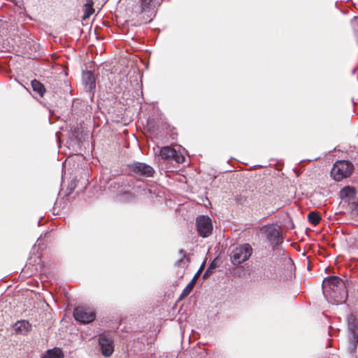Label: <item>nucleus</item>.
Here are the masks:
<instances>
[{"label": "nucleus", "instance_id": "obj_1", "mask_svg": "<svg viewBox=\"0 0 358 358\" xmlns=\"http://www.w3.org/2000/svg\"><path fill=\"white\" fill-rule=\"evenodd\" d=\"M322 292L327 300L333 304L343 303L348 298L345 282L337 276L327 277L323 280Z\"/></svg>", "mask_w": 358, "mask_h": 358}, {"label": "nucleus", "instance_id": "obj_2", "mask_svg": "<svg viewBox=\"0 0 358 358\" xmlns=\"http://www.w3.org/2000/svg\"><path fill=\"white\" fill-rule=\"evenodd\" d=\"M353 168V164L349 161H337L331 169V176L335 180L341 181L351 175Z\"/></svg>", "mask_w": 358, "mask_h": 358}, {"label": "nucleus", "instance_id": "obj_3", "mask_svg": "<svg viewBox=\"0 0 358 358\" xmlns=\"http://www.w3.org/2000/svg\"><path fill=\"white\" fill-rule=\"evenodd\" d=\"M252 253V248L248 243H245L236 247L230 254L231 263L238 265L248 260Z\"/></svg>", "mask_w": 358, "mask_h": 358}, {"label": "nucleus", "instance_id": "obj_4", "mask_svg": "<svg viewBox=\"0 0 358 358\" xmlns=\"http://www.w3.org/2000/svg\"><path fill=\"white\" fill-rule=\"evenodd\" d=\"M98 342L102 355L110 357L114 352L113 338L108 334H101L99 335Z\"/></svg>", "mask_w": 358, "mask_h": 358}, {"label": "nucleus", "instance_id": "obj_5", "mask_svg": "<svg viewBox=\"0 0 358 358\" xmlns=\"http://www.w3.org/2000/svg\"><path fill=\"white\" fill-rule=\"evenodd\" d=\"M73 317L80 323L87 324L95 320L96 315L92 308L79 306L74 309Z\"/></svg>", "mask_w": 358, "mask_h": 358}, {"label": "nucleus", "instance_id": "obj_6", "mask_svg": "<svg viewBox=\"0 0 358 358\" xmlns=\"http://www.w3.org/2000/svg\"><path fill=\"white\" fill-rule=\"evenodd\" d=\"M348 329L350 334V345L355 348L358 343V319L354 313L347 317Z\"/></svg>", "mask_w": 358, "mask_h": 358}, {"label": "nucleus", "instance_id": "obj_7", "mask_svg": "<svg viewBox=\"0 0 358 358\" xmlns=\"http://www.w3.org/2000/svg\"><path fill=\"white\" fill-rule=\"evenodd\" d=\"M129 171L135 176L151 177L155 172L152 166L138 162L129 164Z\"/></svg>", "mask_w": 358, "mask_h": 358}, {"label": "nucleus", "instance_id": "obj_8", "mask_svg": "<svg viewBox=\"0 0 358 358\" xmlns=\"http://www.w3.org/2000/svg\"><path fill=\"white\" fill-rule=\"evenodd\" d=\"M199 234L203 237L209 236L213 231L211 220L208 216L199 215L196 220Z\"/></svg>", "mask_w": 358, "mask_h": 358}, {"label": "nucleus", "instance_id": "obj_9", "mask_svg": "<svg viewBox=\"0 0 358 358\" xmlns=\"http://www.w3.org/2000/svg\"><path fill=\"white\" fill-rule=\"evenodd\" d=\"M83 83L85 85V89L88 92L92 97L94 94L96 88V80L94 75L92 71H86L83 72L82 75Z\"/></svg>", "mask_w": 358, "mask_h": 358}, {"label": "nucleus", "instance_id": "obj_10", "mask_svg": "<svg viewBox=\"0 0 358 358\" xmlns=\"http://www.w3.org/2000/svg\"><path fill=\"white\" fill-rule=\"evenodd\" d=\"M160 155L162 158L164 159H174L176 162L179 164L182 163L185 159L182 155L178 153L175 149L169 146L162 148L160 150Z\"/></svg>", "mask_w": 358, "mask_h": 358}, {"label": "nucleus", "instance_id": "obj_11", "mask_svg": "<svg viewBox=\"0 0 358 358\" xmlns=\"http://www.w3.org/2000/svg\"><path fill=\"white\" fill-rule=\"evenodd\" d=\"M266 237L271 245H278L282 243V237L279 230L275 227H268L266 230Z\"/></svg>", "mask_w": 358, "mask_h": 358}, {"label": "nucleus", "instance_id": "obj_12", "mask_svg": "<svg viewBox=\"0 0 358 358\" xmlns=\"http://www.w3.org/2000/svg\"><path fill=\"white\" fill-rule=\"evenodd\" d=\"M153 0H139V8L141 13H149V17H150L148 20V22L152 20V17L155 16V6L152 3Z\"/></svg>", "mask_w": 358, "mask_h": 358}, {"label": "nucleus", "instance_id": "obj_13", "mask_svg": "<svg viewBox=\"0 0 358 358\" xmlns=\"http://www.w3.org/2000/svg\"><path fill=\"white\" fill-rule=\"evenodd\" d=\"M31 329V325L28 321H17L13 325V330L18 334H26Z\"/></svg>", "mask_w": 358, "mask_h": 358}, {"label": "nucleus", "instance_id": "obj_14", "mask_svg": "<svg viewBox=\"0 0 358 358\" xmlns=\"http://www.w3.org/2000/svg\"><path fill=\"white\" fill-rule=\"evenodd\" d=\"M356 191L352 187L346 186L340 192V197L342 200L349 201L355 196Z\"/></svg>", "mask_w": 358, "mask_h": 358}, {"label": "nucleus", "instance_id": "obj_15", "mask_svg": "<svg viewBox=\"0 0 358 358\" xmlns=\"http://www.w3.org/2000/svg\"><path fill=\"white\" fill-rule=\"evenodd\" d=\"M63 352L61 349L55 348L52 350H48L46 354L42 358H63Z\"/></svg>", "mask_w": 358, "mask_h": 358}, {"label": "nucleus", "instance_id": "obj_16", "mask_svg": "<svg viewBox=\"0 0 358 358\" xmlns=\"http://www.w3.org/2000/svg\"><path fill=\"white\" fill-rule=\"evenodd\" d=\"M33 90L38 94L40 96H43L45 92V88L42 83L36 80H34L31 83Z\"/></svg>", "mask_w": 358, "mask_h": 358}, {"label": "nucleus", "instance_id": "obj_17", "mask_svg": "<svg viewBox=\"0 0 358 358\" xmlns=\"http://www.w3.org/2000/svg\"><path fill=\"white\" fill-rule=\"evenodd\" d=\"M308 219L310 224L317 225L320 222L321 217L317 212L312 211L308 213Z\"/></svg>", "mask_w": 358, "mask_h": 358}, {"label": "nucleus", "instance_id": "obj_18", "mask_svg": "<svg viewBox=\"0 0 358 358\" xmlns=\"http://www.w3.org/2000/svg\"><path fill=\"white\" fill-rule=\"evenodd\" d=\"M193 285H194V279L183 289L182 294L180 296V299L185 298L190 293V292L192 291V289L193 288Z\"/></svg>", "mask_w": 358, "mask_h": 358}, {"label": "nucleus", "instance_id": "obj_19", "mask_svg": "<svg viewBox=\"0 0 358 358\" xmlns=\"http://www.w3.org/2000/svg\"><path fill=\"white\" fill-rule=\"evenodd\" d=\"M85 13H84L83 17V18L84 20L87 18L94 12V9L92 8V2H91V3H86L85 5Z\"/></svg>", "mask_w": 358, "mask_h": 358}, {"label": "nucleus", "instance_id": "obj_20", "mask_svg": "<svg viewBox=\"0 0 358 358\" xmlns=\"http://www.w3.org/2000/svg\"><path fill=\"white\" fill-rule=\"evenodd\" d=\"M235 200L238 203L245 205L247 203V196L243 194H238L236 196Z\"/></svg>", "mask_w": 358, "mask_h": 358}, {"label": "nucleus", "instance_id": "obj_21", "mask_svg": "<svg viewBox=\"0 0 358 358\" xmlns=\"http://www.w3.org/2000/svg\"><path fill=\"white\" fill-rule=\"evenodd\" d=\"M179 254L180 255V258L178 259V264H182L184 263V259L186 258V252L184 250L180 249L179 250Z\"/></svg>", "mask_w": 358, "mask_h": 358}, {"label": "nucleus", "instance_id": "obj_22", "mask_svg": "<svg viewBox=\"0 0 358 358\" xmlns=\"http://www.w3.org/2000/svg\"><path fill=\"white\" fill-rule=\"evenodd\" d=\"M141 194L146 195L147 194H152V190L148 187L147 185H143L142 187V192H140ZM153 194H155L153 192Z\"/></svg>", "mask_w": 358, "mask_h": 358}, {"label": "nucleus", "instance_id": "obj_23", "mask_svg": "<svg viewBox=\"0 0 358 358\" xmlns=\"http://www.w3.org/2000/svg\"><path fill=\"white\" fill-rule=\"evenodd\" d=\"M351 208L357 214H358V201H354L351 203Z\"/></svg>", "mask_w": 358, "mask_h": 358}, {"label": "nucleus", "instance_id": "obj_24", "mask_svg": "<svg viewBox=\"0 0 358 358\" xmlns=\"http://www.w3.org/2000/svg\"><path fill=\"white\" fill-rule=\"evenodd\" d=\"M357 19H358V17H357Z\"/></svg>", "mask_w": 358, "mask_h": 358}]
</instances>
